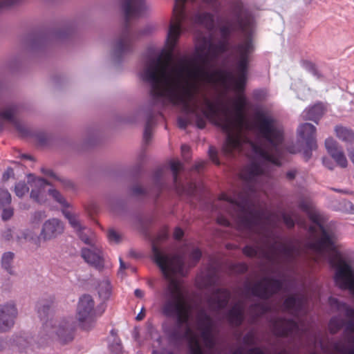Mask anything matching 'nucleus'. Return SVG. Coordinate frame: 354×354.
<instances>
[{
    "instance_id": "obj_1",
    "label": "nucleus",
    "mask_w": 354,
    "mask_h": 354,
    "mask_svg": "<svg viewBox=\"0 0 354 354\" xmlns=\"http://www.w3.org/2000/svg\"><path fill=\"white\" fill-rule=\"evenodd\" d=\"M254 28L253 18L245 14L221 26L222 38L216 44L210 32L197 33L192 56L195 67L183 62L184 80L180 81L177 73L173 85L180 86L184 93L174 99L184 102L200 129L208 120L226 133L225 156L234 157L247 150L245 154L252 158L240 174L243 191L233 196L222 194L218 203L240 230L257 234V241H268L264 214L255 209L253 198L263 190L269 166L281 165L283 136L281 125L268 112L257 111L253 121L243 113L247 102L242 93L254 50Z\"/></svg>"
},
{
    "instance_id": "obj_2",
    "label": "nucleus",
    "mask_w": 354,
    "mask_h": 354,
    "mask_svg": "<svg viewBox=\"0 0 354 354\" xmlns=\"http://www.w3.org/2000/svg\"><path fill=\"white\" fill-rule=\"evenodd\" d=\"M152 256L168 281L164 292L163 314L176 319L180 330L178 335L188 342L190 354H205L199 341L201 339L207 348H213L215 344L213 322L204 310L194 309L185 298L180 281L176 279L177 275L183 274V257H169L155 245L152 247ZM233 354L243 353L241 350H237ZM247 354L266 353L261 349L255 348L250 349Z\"/></svg>"
},
{
    "instance_id": "obj_3",
    "label": "nucleus",
    "mask_w": 354,
    "mask_h": 354,
    "mask_svg": "<svg viewBox=\"0 0 354 354\" xmlns=\"http://www.w3.org/2000/svg\"><path fill=\"white\" fill-rule=\"evenodd\" d=\"M177 42L172 48L167 45V38L165 44V59H163L160 56L149 59L146 63L143 71L141 73L142 79L149 84L150 86V96L151 100L156 104L162 105L171 104L181 106L183 111L186 117H180L178 119V124L180 129H185L192 121L196 122V126L200 128L197 124L194 115L186 110L184 102L176 99V95H184L183 89L179 88H173L175 84L176 76L177 73L179 80L183 82L185 77V70H181V64L186 62L192 67H195L194 60L192 57H189L183 56L175 62H171L174 55V50ZM179 97V96H177Z\"/></svg>"
},
{
    "instance_id": "obj_4",
    "label": "nucleus",
    "mask_w": 354,
    "mask_h": 354,
    "mask_svg": "<svg viewBox=\"0 0 354 354\" xmlns=\"http://www.w3.org/2000/svg\"><path fill=\"white\" fill-rule=\"evenodd\" d=\"M121 8L125 18V26L114 46L116 55L124 54L131 48L133 35L129 27L130 21L145 17L150 12L152 6L147 0H122Z\"/></svg>"
},
{
    "instance_id": "obj_5",
    "label": "nucleus",
    "mask_w": 354,
    "mask_h": 354,
    "mask_svg": "<svg viewBox=\"0 0 354 354\" xmlns=\"http://www.w3.org/2000/svg\"><path fill=\"white\" fill-rule=\"evenodd\" d=\"M40 335L45 339L55 340L64 344L73 339L74 330L68 320L50 318L43 324Z\"/></svg>"
},
{
    "instance_id": "obj_6",
    "label": "nucleus",
    "mask_w": 354,
    "mask_h": 354,
    "mask_svg": "<svg viewBox=\"0 0 354 354\" xmlns=\"http://www.w3.org/2000/svg\"><path fill=\"white\" fill-rule=\"evenodd\" d=\"M28 183L32 187L30 198L35 202L40 204L44 203L47 200L48 193L62 207H68V203L58 191L53 189L46 190V187L48 183L44 178H35L32 175H29Z\"/></svg>"
},
{
    "instance_id": "obj_7",
    "label": "nucleus",
    "mask_w": 354,
    "mask_h": 354,
    "mask_svg": "<svg viewBox=\"0 0 354 354\" xmlns=\"http://www.w3.org/2000/svg\"><path fill=\"white\" fill-rule=\"evenodd\" d=\"M95 302L91 296L86 295L82 296L78 302L77 315L82 327L85 330L91 329L94 324Z\"/></svg>"
},
{
    "instance_id": "obj_8",
    "label": "nucleus",
    "mask_w": 354,
    "mask_h": 354,
    "mask_svg": "<svg viewBox=\"0 0 354 354\" xmlns=\"http://www.w3.org/2000/svg\"><path fill=\"white\" fill-rule=\"evenodd\" d=\"M19 315L17 304L9 301L0 305V333H7L14 327Z\"/></svg>"
},
{
    "instance_id": "obj_9",
    "label": "nucleus",
    "mask_w": 354,
    "mask_h": 354,
    "mask_svg": "<svg viewBox=\"0 0 354 354\" xmlns=\"http://www.w3.org/2000/svg\"><path fill=\"white\" fill-rule=\"evenodd\" d=\"M286 286V283L284 281L266 277L254 285L251 292L254 296L266 299L273 293L282 290Z\"/></svg>"
},
{
    "instance_id": "obj_10",
    "label": "nucleus",
    "mask_w": 354,
    "mask_h": 354,
    "mask_svg": "<svg viewBox=\"0 0 354 354\" xmlns=\"http://www.w3.org/2000/svg\"><path fill=\"white\" fill-rule=\"evenodd\" d=\"M64 230V225L60 220L49 218L43 223L39 236L35 239V243L39 245L41 241L53 240L62 234Z\"/></svg>"
},
{
    "instance_id": "obj_11",
    "label": "nucleus",
    "mask_w": 354,
    "mask_h": 354,
    "mask_svg": "<svg viewBox=\"0 0 354 354\" xmlns=\"http://www.w3.org/2000/svg\"><path fill=\"white\" fill-rule=\"evenodd\" d=\"M82 257L84 261L97 270H102L104 267V257L101 250L95 245L91 248H84L81 251Z\"/></svg>"
},
{
    "instance_id": "obj_12",
    "label": "nucleus",
    "mask_w": 354,
    "mask_h": 354,
    "mask_svg": "<svg viewBox=\"0 0 354 354\" xmlns=\"http://www.w3.org/2000/svg\"><path fill=\"white\" fill-rule=\"evenodd\" d=\"M325 147L328 153L339 166L341 167H347L348 160L346 157L336 140L332 138H327L325 141Z\"/></svg>"
},
{
    "instance_id": "obj_13",
    "label": "nucleus",
    "mask_w": 354,
    "mask_h": 354,
    "mask_svg": "<svg viewBox=\"0 0 354 354\" xmlns=\"http://www.w3.org/2000/svg\"><path fill=\"white\" fill-rule=\"evenodd\" d=\"M17 107L16 106H9L0 111V118L12 123L21 136H26L28 135V129L17 118Z\"/></svg>"
},
{
    "instance_id": "obj_14",
    "label": "nucleus",
    "mask_w": 354,
    "mask_h": 354,
    "mask_svg": "<svg viewBox=\"0 0 354 354\" xmlns=\"http://www.w3.org/2000/svg\"><path fill=\"white\" fill-rule=\"evenodd\" d=\"M315 132V127L310 123L302 124L297 129L298 136L306 142L307 147L311 151L317 148Z\"/></svg>"
},
{
    "instance_id": "obj_15",
    "label": "nucleus",
    "mask_w": 354,
    "mask_h": 354,
    "mask_svg": "<svg viewBox=\"0 0 354 354\" xmlns=\"http://www.w3.org/2000/svg\"><path fill=\"white\" fill-rule=\"evenodd\" d=\"M276 333L281 336H299L301 335L299 325L292 319L279 321L275 326Z\"/></svg>"
},
{
    "instance_id": "obj_16",
    "label": "nucleus",
    "mask_w": 354,
    "mask_h": 354,
    "mask_svg": "<svg viewBox=\"0 0 354 354\" xmlns=\"http://www.w3.org/2000/svg\"><path fill=\"white\" fill-rule=\"evenodd\" d=\"M230 292L225 290H217L208 299L209 306L214 310L224 308L229 300Z\"/></svg>"
},
{
    "instance_id": "obj_17",
    "label": "nucleus",
    "mask_w": 354,
    "mask_h": 354,
    "mask_svg": "<svg viewBox=\"0 0 354 354\" xmlns=\"http://www.w3.org/2000/svg\"><path fill=\"white\" fill-rule=\"evenodd\" d=\"M306 298L290 297L283 303V308L290 314L298 316L304 310Z\"/></svg>"
},
{
    "instance_id": "obj_18",
    "label": "nucleus",
    "mask_w": 354,
    "mask_h": 354,
    "mask_svg": "<svg viewBox=\"0 0 354 354\" xmlns=\"http://www.w3.org/2000/svg\"><path fill=\"white\" fill-rule=\"evenodd\" d=\"M192 21L195 25L204 27L209 32L212 30L214 27V16L211 13L207 12H197L192 19Z\"/></svg>"
},
{
    "instance_id": "obj_19",
    "label": "nucleus",
    "mask_w": 354,
    "mask_h": 354,
    "mask_svg": "<svg viewBox=\"0 0 354 354\" xmlns=\"http://www.w3.org/2000/svg\"><path fill=\"white\" fill-rule=\"evenodd\" d=\"M324 106L322 104L318 103L313 106L306 109L301 113L303 120H312L315 122L321 118L324 113Z\"/></svg>"
},
{
    "instance_id": "obj_20",
    "label": "nucleus",
    "mask_w": 354,
    "mask_h": 354,
    "mask_svg": "<svg viewBox=\"0 0 354 354\" xmlns=\"http://www.w3.org/2000/svg\"><path fill=\"white\" fill-rule=\"evenodd\" d=\"M243 310L244 306L243 303L239 302L236 304L227 315L228 321L232 324L236 326L241 324L243 318Z\"/></svg>"
},
{
    "instance_id": "obj_21",
    "label": "nucleus",
    "mask_w": 354,
    "mask_h": 354,
    "mask_svg": "<svg viewBox=\"0 0 354 354\" xmlns=\"http://www.w3.org/2000/svg\"><path fill=\"white\" fill-rule=\"evenodd\" d=\"M335 133L336 136L342 142L346 144H352L354 142V131L342 125H337L335 127Z\"/></svg>"
},
{
    "instance_id": "obj_22",
    "label": "nucleus",
    "mask_w": 354,
    "mask_h": 354,
    "mask_svg": "<svg viewBox=\"0 0 354 354\" xmlns=\"http://www.w3.org/2000/svg\"><path fill=\"white\" fill-rule=\"evenodd\" d=\"M14 256V253L11 252H6L3 254L1 260L2 268L10 275H14L15 274L12 266Z\"/></svg>"
},
{
    "instance_id": "obj_23",
    "label": "nucleus",
    "mask_w": 354,
    "mask_h": 354,
    "mask_svg": "<svg viewBox=\"0 0 354 354\" xmlns=\"http://www.w3.org/2000/svg\"><path fill=\"white\" fill-rule=\"evenodd\" d=\"M97 291L99 297L102 299H108L111 294V286L110 281L106 279L100 282L98 284Z\"/></svg>"
},
{
    "instance_id": "obj_24",
    "label": "nucleus",
    "mask_w": 354,
    "mask_h": 354,
    "mask_svg": "<svg viewBox=\"0 0 354 354\" xmlns=\"http://www.w3.org/2000/svg\"><path fill=\"white\" fill-rule=\"evenodd\" d=\"M62 212L64 216L68 219L71 227L77 232V233L82 230H86V227L81 224L77 215L66 210H63Z\"/></svg>"
},
{
    "instance_id": "obj_25",
    "label": "nucleus",
    "mask_w": 354,
    "mask_h": 354,
    "mask_svg": "<svg viewBox=\"0 0 354 354\" xmlns=\"http://www.w3.org/2000/svg\"><path fill=\"white\" fill-rule=\"evenodd\" d=\"M216 282V277L214 272L201 274L197 278V283L201 287H209Z\"/></svg>"
},
{
    "instance_id": "obj_26",
    "label": "nucleus",
    "mask_w": 354,
    "mask_h": 354,
    "mask_svg": "<svg viewBox=\"0 0 354 354\" xmlns=\"http://www.w3.org/2000/svg\"><path fill=\"white\" fill-rule=\"evenodd\" d=\"M344 325V321L339 317H333L330 319L328 325L329 330L331 333H335Z\"/></svg>"
},
{
    "instance_id": "obj_27",
    "label": "nucleus",
    "mask_w": 354,
    "mask_h": 354,
    "mask_svg": "<svg viewBox=\"0 0 354 354\" xmlns=\"http://www.w3.org/2000/svg\"><path fill=\"white\" fill-rule=\"evenodd\" d=\"M1 237L6 241H10L15 238H16L17 241L20 239V237L17 234L16 232L11 228L6 229L2 232Z\"/></svg>"
},
{
    "instance_id": "obj_28",
    "label": "nucleus",
    "mask_w": 354,
    "mask_h": 354,
    "mask_svg": "<svg viewBox=\"0 0 354 354\" xmlns=\"http://www.w3.org/2000/svg\"><path fill=\"white\" fill-rule=\"evenodd\" d=\"M11 202V195L6 190L0 188V207L10 204Z\"/></svg>"
},
{
    "instance_id": "obj_29",
    "label": "nucleus",
    "mask_w": 354,
    "mask_h": 354,
    "mask_svg": "<svg viewBox=\"0 0 354 354\" xmlns=\"http://www.w3.org/2000/svg\"><path fill=\"white\" fill-rule=\"evenodd\" d=\"M28 190L29 187L24 183L19 182L15 185V194L19 197L24 196Z\"/></svg>"
},
{
    "instance_id": "obj_30",
    "label": "nucleus",
    "mask_w": 354,
    "mask_h": 354,
    "mask_svg": "<svg viewBox=\"0 0 354 354\" xmlns=\"http://www.w3.org/2000/svg\"><path fill=\"white\" fill-rule=\"evenodd\" d=\"M77 234L80 238L85 243L91 245V246L93 245L92 241L89 239V235L92 234V232L90 229L86 227V230H82L81 231L78 232Z\"/></svg>"
},
{
    "instance_id": "obj_31",
    "label": "nucleus",
    "mask_w": 354,
    "mask_h": 354,
    "mask_svg": "<svg viewBox=\"0 0 354 354\" xmlns=\"http://www.w3.org/2000/svg\"><path fill=\"white\" fill-rule=\"evenodd\" d=\"M170 167L173 172L174 182L177 183V174L178 172L181 169L182 165L178 160H172L170 162Z\"/></svg>"
},
{
    "instance_id": "obj_32",
    "label": "nucleus",
    "mask_w": 354,
    "mask_h": 354,
    "mask_svg": "<svg viewBox=\"0 0 354 354\" xmlns=\"http://www.w3.org/2000/svg\"><path fill=\"white\" fill-rule=\"evenodd\" d=\"M283 219L286 225L288 227H292L295 225V221L297 219L295 214H283Z\"/></svg>"
},
{
    "instance_id": "obj_33",
    "label": "nucleus",
    "mask_w": 354,
    "mask_h": 354,
    "mask_svg": "<svg viewBox=\"0 0 354 354\" xmlns=\"http://www.w3.org/2000/svg\"><path fill=\"white\" fill-rule=\"evenodd\" d=\"M15 342V337H7L4 339H0V351H3Z\"/></svg>"
},
{
    "instance_id": "obj_34",
    "label": "nucleus",
    "mask_w": 354,
    "mask_h": 354,
    "mask_svg": "<svg viewBox=\"0 0 354 354\" xmlns=\"http://www.w3.org/2000/svg\"><path fill=\"white\" fill-rule=\"evenodd\" d=\"M250 310L254 317H257L264 313L266 310V308L261 304H255L252 307Z\"/></svg>"
},
{
    "instance_id": "obj_35",
    "label": "nucleus",
    "mask_w": 354,
    "mask_h": 354,
    "mask_svg": "<svg viewBox=\"0 0 354 354\" xmlns=\"http://www.w3.org/2000/svg\"><path fill=\"white\" fill-rule=\"evenodd\" d=\"M201 257V252L198 248H194L190 254V259L192 264L196 263Z\"/></svg>"
},
{
    "instance_id": "obj_36",
    "label": "nucleus",
    "mask_w": 354,
    "mask_h": 354,
    "mask_svg": "<svg viewBox=\"0 0 354 354\" xmlns=\"http://www.w3.org/2000/svg\"><path fill=\"white\" fill-rule=\"evenodd\" d=\"M342 208L347 213L354 214V205L348 201H344L342 202Z\"/></svg>"
},
{
    "instance_id": "obj_37",
    "label": "nucleus",
    "mask_w": 354,
    "mask_h": 354,
    "mask_svg": "<svg viewBox=\"0 0 354 354\" xmlns=\"http://www.w3.org/2000/svg\"><path fill=\"white\" fill-rule=\"evenodd\" d=\"M107 236L111 242L118 243L120 241V235L114 230H109Z\"/></svg>"
},
{
    "instance_id": "obj_38",
    "label": "nucleus",
    "mask_w": 354,
    "mask_h": 354,
    "mask_svg": "<svg viewBox=\"0 0 354 354\" xmlns=\"http://www.w3.org/2000/svg\"><path fill=\"white\" fill-rule=\"evenodd\" d=\"M13 215V210L11 208L3 209L2 212V218L4 221L10 219Z\"/></svg>"
},
{
    "instance_id": "obj_39",
    "label": "nucleus",
    "mask_w": 354,
    "mask_h": 354,
    "mask_svg": "<svg viewBox=\"0 0 354 354\" xmlns=\"http://www.w3.org/2000/svg\"><path fill=\"white\" fill-rule=\"evenodd\" d=\"M151 136V130L150 127V122L148 121L144 131V139L147 141Z\"/></svg>"
},
{
    "instance_id": "obj_40",
    "label": "nucleus",
    "mask_w": 354,
    "mask_h": 354,
    "mask_svg": "<svg viewBox=\"0 0 354 354\" xmlns=\"http://www.w3.org/2000/svg\"><path fill=\"white\" fill-rule=\"evenodd\" d=\"M297 174V171L295 169H292L288 171L286 174V177L289 180H292L295 178Z\"/></svg>"
},
{
    "instance_id": "obj_41",
    "label": "nucleus",
    "mask_w": 354,
    "mask_h": 354,
    "mask_svg": "<svg viewBox=\"0 0 354 354\" xmlns=\"http://www.w3.org/2000/svg\"><path fill=\"white\" fill-rule=\"evenodd\" d=\"M110 349L115 354H120L122 352V346L120 343L116 342L115 346L111 345Z\"/></svg>"
},
{
    "instance_id": "obj_42",
    "label": "nucleus",
    "mask_w": 354,
    "mask_h": 354,
    "mask_svg": "<svg viewBox=\"0 0 354 354\" xmlns=\"http://www.w3.org/2000/svg\"><path fill=\"white\" fill-rule=\"evenodd\" d=\"M217 222L220 225H224V226H229V225H230V222L226 218H225L222 215H220V216H218Z\"/></svg>"
},
{
    "instance_id": "obj_43",
    "label": "nucleus",
    "mask_w": 354,
    "mask_h": 354,
    "mask_svg": "<svg viewBox=\"0 0 354 354\" xmlns=\"http://www.w3.org/2000/svg\"><path fill=\"white\" fill-rule=\"evenodd\" d=\"M183 231L180 227H176L174 232V237L176 239H180L183 236Z\"/></svg>"
},
{
    "instance_id": "obj_44",
    "label": "nucleus",
    "mask_w": 354,
    "mask_h": 354,
    "mask_svg": "<svg viewBox=\"0 0 354 354\" xmlns=\"http://www.w3.org/2000/svg\"><path fill=\"white\" fill-rule=\"evenodd\" d=\"M14 175V172L12 169L8 168L6 171L3 174V179L4 180H8L11 176Z\"/></svg>"
},
{
    "instance_id": "obj_45",
    "label": "nucleus",
    "mask_w": 354,
    "mask_h": 354,
    "mask_svg": "<svg viewBox=\"0 0 354 354\" xmlns=\"http://www.w3.org/2000/svg\"><path fill=\"white\" fill-rule=\"evenodd\" d=\"M128 266L124 263V262L122 261L121 258H120V269L118 271V274L121 275L122 277L124 274V270L127 268Z\"/></svg>"
},
{
    "instance_id": "obj_46",
    "label": "nucleus",
    "mask_w": 354,
    "mask_h": 354,
    "mask_svg": "<svg viewBox=\"0 0 354 354\" xmlns=\"http://www.w3.org/2000/svg\"><path fill=\"white\" fill-rule=\"evenodd\" d=\"M181 152L185 158H187V155L189 153V147L186 145H183L181 146Z\"/></svg>"
},
{
    "instance_id": "obj_47",
    "label": "nucleus",
    "mask_w": 354,
    "mask_h": 354,
    "mask_svg": "<svg viewBox=\"0 0 354 354\" xmlns=\"http://www.w3.org/2000/svg\"><path fill=\"white\" fill-rule=\"evenodd\" d=\"M209 156H210L212 160L214 162H215L216 164H218V162L216 159V152H215L214 149H213L212 148L209 149Z\"/></svg>"
},
{
    "instance_id": "obj_48",
    "label": "nucleus",
    "mask_w": 354,
    "mask_h": 354,
    "mask_svg": "<svg viewBox=\"0 0 354 354\" xmlns=\"http://www.w3.org/2000/svg\"><path fill=\"white\" fill-rule=\"evenodd\" d=\"M134 294L138 298H142L144 296V292L140 289L135 290Z\"/></svg>"
},
{
    "instance_id": "obj_49",
    "label": "nucleus",
    "mask_w": 354,
    "mask_h": 354,
    "mask_svg": "<svg viewBox=\"0 0 354 354\" xmlns=\"http://www.w3.org/2000/svg\"><path fill=\"white\" fill-rule=\"evenodd\" d=\"M323 164L328 168L332 169L333 167L330 166L331 162L327 158H323Z\"/></svg>"
},
{
    "instance_id": "obj_50",
    "label": "nucleus",
    "mask_w": 354,
    "mask_h": 354,
    "mask_svg": "<svg viewBox=\"0 0 354 354\" xmlns=\"http://www.w3.org/2000/svg\"><path fill=\"white\" fill-rule=\"evenodd\" d=\"M218 0H203V1L209 5L215 6Z\"/></svg>"
},
{
    "instance_id": "obj_51",
    "label": "nucleus",
    "mask_w": 354,
    "mask_h": 354,
    "mask_svg": "<svg viewBox=\"0 0 354 354\" xmlns=\"http://www.w3.org/2000/svg\"><path fill=\"white\" fill-rule=\"evenodd\" d=\"M287 150L290 153H297L299 151V150L295 148V147H288Z\"/></svg>"
},
{
    "instance_id": "obj_52",
    "label": "nucleus",
    "mask_w": 354,
    "mask_h": 354,
    "mask_svg": "<svg viewBox=\"0 0 354 354\" xmlns=\"http://www.w3.org/2000/svg\"><path fill=\"white\" fill-rule=\"evenodd\" d=\"M348 156L351 162L354 165V149L348 152Z\"/></svg>"
},
{
    "instance_id": "obj_53",
    "label": "nucleus",
    "mask_w": 354,
    "mask_h": 354,
    "mask_svg": "<svg viewBox=\"0 0 354 354\" xmlns=\"http://www.w3.org/2000/svg\"><path fill=\"white\" fill-rule=\"evenodd\" d=\"M145 315L140 312L136 317L137 320H142L144 317Z\"/></svg>"
},
{
    "instance_id": "obj_54",
    "label": "nucleus",
    "mask_w": 354,
    "mask_h": 354,
    "mask_svg": "<svg viewBox=\"0 0 354 354\" xmlns=\"http://www.w3.org/2000/svg\"><path fill=\"white\" fill-rule=\"evenodd\" d=\"M18 0H8L6 2H5V5H10L15 2H17Z\"/></svg>"
},
{
    "instance_id": "obj_55",
    "label": "nucleus",
    "mask_w": 354,
    "mask_h": 354,
    "mask_svg": "<svg viewBox=\"0 0 354 354\" xmlns=\"http://www.w3.org/2000/svg\"><path fill=\"white\" fill-rule=\"evenodd\" d=\"M49 176H54V174L53 171H48V172L46 173Z\"/></svg>"
},
{
    "instance_id": "obj_56",
    "label": "nucleus",
    "mask_w": 354,
    "mask_h": 354,
    "mask_svg": "<svg viewBox=\"0 0 354 354\" xmlns=\"http://www.w3.org/2000/svg\"><path fill=\"white\" fill-rule=\"evenodd\" d=\"M202 166H203V163H200L196 165V169H199L201 167H202Z\"/></svg>"
},
{
    "instance_id": "obj_57",
    "label": "nucleus",
    "mask_w": 354,
    "mask_h": 354,
    "mask_svg": "<svg viewBox=\"0 0 354 354\" xmlns=\"http://www.w3.org/2000/svg\"><path fill=\"white\" fill-rule=\"evenodd\" d=\"M137 337H138V333H137V332H134V333H133V337H134V339H137Z\"/></svg>"
},
{
    "instance_id": "obj_58",
    "label": "nucleus",
    "mask_w": 354,
    "mask_h": 354,
    "mask_svg": "<svg viewBox=\"0 0 354 354\" xmlns=\"http://www.w3.org/2000/svg\"><path fill=\"white\" fill-rule=\"evenodd\" d=\"M24 157L26 158L30 159V157L29 156H27V155H24Z\"/></svg>"
},
{
    "instance_id": "obj_59",
    "label": "nucleus",
    "mask_w": 354,
    "mask_h": 354,
    "mask_svg": "<svg viewBox=\"0 0 354 354\" xmlns=\"http://www.w3.org/2000/svg\"><path fill=\"white\" fill-rule=\"evenodd\" d=\"M306 156L308 158H309V157H310V154H308V151H306Z\"/></svg>"
},
{
    "instance_id": "obj_60",
    "label": "nucleus",
    "mask_w": 354,
    "mask_h": 354,
    "mask_svg": "<svg viewBox=\"0 0 354 354\" xmlns=\"http://www.w3.org/2000/svg\"><path fill=\"white\" fill-rule=\"evenodd\" d=\"M152 354H158V353L157 351H153Z\"/></svg>"
},
{
    "instance_id": "obj_61",
    "label": "nucleus",
    "mask_w": 354,
    "mask_h": 354,
    "mask_svg": "<svg viewBox=\"0 0 354 354\" xmlns=\"http://www.w3.org/2000/svg\"><path fill=\"white\" fill-rule=\"evenodd\" d=\"M0 199H3V196L1 194H0Z\"/></svg>"
},
{
    "instance_id": "obj_62",
    "label": "nucleus",
    "mask_w": 354,
    "mask_h": 354,
    "mask_svg": "<svg viewBox=\"0 0 354 354\" xmlns=\"http://www.w3.org/2000/svg\"><path fill=\"white\" fill-rule=\"evenodd\" d=\"M310 230L313 232L314 230H313V227H310Z\"/></svg>"
},
{
    "instance_id": "obj_63",
    "label": "nucleus",
    "mask_w": 354,
    "mask_h": 354,
    "mask_svg": "<svg viewBox=\"0 0 354 354\" xmlns=\"http://www.w3.org/2000/svg\"><path fill=\"white\" fill-rule=\"evenodd\" d=\"M1 6V5H0V7Z\"/></svg>"
}]
</instances>
